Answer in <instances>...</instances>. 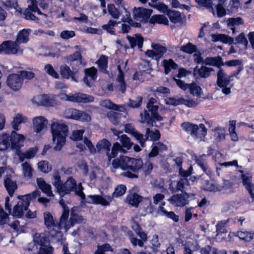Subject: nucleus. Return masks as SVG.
Returning a JSON list of instances; mask_svg holds the SVG:
<instances>
[{"label": "nucleus", "mask_w": 254, "mask_h": 254, "mask_svg": "<svg viewBox=\"0 0 254 254\" xmlns=\"http://www.w3.org/2000/svg\"><path fill=\"white\" fill-rule=\"evenodd\" d=\"M68 113L70 114L67 118L81 122H89L91 120L90 116L87 113L76 109L68 110Z\"/></svg>", "instance_id": "f8f14e48"}, {"label": "nucleus", "mask_w": 254, "mask_h": 254, "mask_svg": "<svg viewBox=\"0 0 254 254\" xmlns=\"http://www.w3.org/2000/svg\"><path fill=\"white\" fill-rule=\"evenodd\" d=\"M126 38L129 43L131 48L134 49L137 46L141 50L143 47L144 38L140 34H134L132 37L127 35Z\"/></svg>", "instance_id": "2eb2a0df"}, {"label": "nucleus", "mask_w": 254, "mask_h": 254, "mask_svg": "<svg viewBox=\"0 0 254 254\" xmlns=\"http://www.w3.org/2000/svg\"><path fill=\"white\" fill-rule=\"evenodd\" d=\"M240 5L239 0H231L229 5L226 7L228 14L232 15L237 13L238 11Z\"/></svg>", "instance_id": "4c0bfd02"}, {"label": "nucleus", "mask_w": 254, "mask_h": 254, "mask_svg": "<svg viewBox=\"0 0 254 254\" xmlns=\"http://www.w3.org/2000/svg\"><path fill=\"white\" fill-rule=\"evenodd\" d=\"M241 178L244 187L254 184L252 183V177L250 174H242Z\"/></svg>", "instance_id": "69168bd1"}, {"label": "nucleus", "mask_w": 254, "mask_h": 254, "mask_svg": "<svg viewBox=\"0 0 254 254\" xmlns=\"http://www.w3.org/2000/svg\"><path fill=\"white\" fill-rule=\"evenodd\" d=\"M83 190L84 188L82 186V184L79 183L78 185H77L76 189H75L74 191L75 192V194L80 197L81 200V202L85 201L86 198L85 194L83 191Z\"/></svg>", "instance_id": "e2e57ef3"}, {"label": "nucleus", "mask_w": 254, "mask_h": 254, "mask_svg": "<svg viewBox=\"0 0 254 254\" xmlns=\"http://www.w3.org/2000/svg\"><path fill=\"white\" fill-rule=\"evenodd\" d=\"M181 126L187 133L190 134L194 140L204 141L207 129L203 124L197 125L190 122H184Z\"/></svg>", "instance_id": "f03ea898"}, {"label": "nucleus", "mask_w": 254, "mask_h": 254, "mask_svg": "<svg viewBox=\"0 0 254 254\" xmlns=\"http://www.w3.org/2000/svg\"><path fill=\"white\" fill-rule=\"evenodd\" d=\"M111 146V143L107 139L104 138L99 140L96 144V147L98 151H101L102 149L106 150V155L108 157V160L111 161L113 158H111V152H110V148Z\"/></svg>", "instance_id": "b1692460"}, {"label": "nucleus", "mask_w": 254, "mask_h": 254, "mask_svg": "<svg viewBox=\"0 0 254 254\" xmlns=\"http://www.w3.org/2000/svg\"><path fill=\"white\" fill-rule=\"evenodd\" d=\"M132 136H133L139 143L141 147L143 148L145 147L146 144H144V140L143 139V134L139 132L138 130H136L135 132H134Z\"/></svg>", "instance_id": "774afa93"}, {"label": "nucleus", "mask_w": 254, "mask_h": 254, "mask_svg": "<svg viewBox=\"0 0 254 254\" xmlns=\"http://www.w3.org/2000/svg\"><path fill=\"white\" fill-rule=\"evenodd\" d=\"M238 236L240 239L246 242H249L253 238V234L249 232H238Z\"/></svg>", "instance_id": "338daca9"}, {"label": "nucleus", "mask_w": 254, "mask_h": 254, "mask_svg": "<svg viewBox=\"0 0 254 254\" xmlns=\"http://www.w3.org/2000/svg\"><path fill=\"white\" fill-rule=\"evenodd\" d=\"M38 150V147L37 146H35L34 147L30 148L24 153L21 151L20 155H18L19 157L20 161L22 162L24 158L30 159L34 157Z\"/></svg>", "instance_id": "c9c22d12"}, {"label": "nucleus", "mask_w": 254, "mask_h": 254, "mask_svg": "<svg viewBox=\"0 0 254 254\" xmlns=\"http://www.w3.org/2000/svg\"><path fill=\"white\" fill-rule=\"evenodd\" d=\"M96 253L101 254H105V252H113V249L108 243H106L102 245H98L97 249L95 251Z\"/></svg>", "instance_id": "864d4df0"}, {"label": "nucleus", "mask_w": 254, "mask_h": 254, "mask_svg": "<svg viewBox=\"0 0 254 254\" xmlns=\"http://www.w3.org/2000/svg\"><path fill=\"white\" fill-rule=\"evenodd\" d=\"M150 24H155L158 23L160 24H164L165 25H169V21L168 18L164 15L155 14L153 15L149 21Z\"/></svg>", "instance_id": "72a5a7b5"}, {"label": "nucleus", "mask_w": 254, "mask_h": 254, "mask_svg": "<svg viewBox=\"0 0 254 254\" xmlns=\"http://www.w3.org/2000/svg\"><path fill=\"white\" fill-rule=\"evenodd\" d=\"M108 63V57L105 55H101L96 62V64L99 67V70L104 73H108L109 72L107 70Z\"/></svg>", "instance_id": "2f4dec72"}, {"label": "nucleus", "mask_w": 254, "mask_h": 254, "mask_svg": "<svg viewBox=\"0 0 254 254\" xmlns=\"http://www.w3.org/2000/svg\"><path fill=\"white\" fill-rule=\"evenodd\" d=\"M19 46L11 40H6L0 44V54L14 55L18 53Z\"/></svg>", "instance_id": "0eeeda50"}, {"label": "nucleus", "mask_w": 254, "mask_h": 254, "mask_svg": "<svg viewBox=\"0 0 254 254\" xmlns=\"http://www.w3.org/2000/svg\"><path fill=\"white\" fill-rule=\"evenodd\" d=\"M6 82L7 85L14 91H19L23 84V79L18 72L9 74Z\"/></svg>", "instance_id": "423d86ee"}, {"label": "nucleus", "mask_w": 254, "mask_h": 254, "mask_svg": "<svg viewBox=\"0 0 254 254\" xmlns=\"http://www.w3.org/2000/svg\"><path fill=\"white\" fill-rule=\"evenodd\" d=\"M10 145L9 135L6 133H3L0 137V150H5Z\"/></svg>", "instance_id": "79ce46f5"}, {"label": "nucleus", "mask_w": 254, "mask_h": 254, "mask_svg": "<svg viewBox=\"0 0 254 254\" xmlns=\"http://www.w3.org/2000/svg\"><path fill=\"white\" fill-rule=\"evenodd\" d=\"M143 98L141 96H137L135 99H129L128 106L132 108H139L142 103Z\"/></svg>", "instance_id": "6e6d98bb"}, {"label": "nucleus", "mask_w": 254, "mask_h": 254, "mask_svg": "<svg viewBox=\"0 0 254 254\" xmlns=\"http://www.w3.org/2000/svg\"><path fill=\"white\" fill-rule=\"evenodd\" d=\"M44 224L46 227L50 229L52 227H55L59 229V222H56L52 214L49 211H46L43 214Z\"/></svg>", "instance_id": "c85d7f7f"}, {"label": "nucleus", "mask_w": 254, "mask_h": 254, "mask_svg": "<svg viewBox=\"0 0 254 254\" xmlns=\"http://www.w3.org/2000/svg\"><path fill=\"white\" fill-rule=\"evenodd\" d=\"M143 164V162L140 158L129 157L127 170H129L134 173H136L142 168Z\"/></svg>", "instance_id": "393cba45"}, {"label": "nucleus", "mask_w": 254, "mask_h": 254, "mask_svg": "<svg viewBox=\"0 0 254 254\" xmlns=\"http://www.w3.org/2000/svg\"><path fill=\"white\" fill-rule=\"evenodd\" d=\"M59 203L63 208L62 214L60 218V225L63 222H65L69 216V209L67 205L64 203V200L61 198L59 201Z\"/></svg>", "instance_id": "e433bc0d"}, {"label": "nucleus", "mask_w": 254, "mask_h": 254, "mask_svg": "<svg viewBox=\"0 0 254 254\" xmlns=\"http://www.w3.org/2000/svg\"><path fill=\"white\" fill-rule=\"evenodd\" d=\"M120 141L121 144L118 142L114 143L112 146L111 151V158H115L118 153L126 154L128 150L130 149L133 145L129 137L126 134H123L120 136Z\"/></svg>", "instance_id": "7ed1b4c3"}, {"label": "nucleus", "mask_w": 254, "mask_h": 254, "mask_svg": "<svg viewBox=\"0 0 254 254\" xmlns=\"http://www.w3.org/2000/svg\"><path fill=\"white\" fill-rule=\"evenodd\" d=\"M201 254H227L225 251H218L217 249L207 245L200 249Z\"/></svg>", "instance_id": "a19ab883"}, {"label": "nucleus", "mask_w": 254, "mask_h": 254, "mask_svg": "<svg viewBox=\"0 0 254 254\" xmlns=\"http://www.w3.org/2000/svg\"><path fill=\"white\" fill-rule=\"evenodd\" d=\"M24 119L25 117L21 114H17L16 115L12 122V126L14 130L19 129V125L23 122Z\"/></svg>", "instance_id": "8fccbe9b"}, {"label": "nucleus", "mask_w": 254, "mask_h": 254, "mask_svg": "<svg viewBox=\"0 0 254 254\" xmlns=\"http://www.w3.org/2000/svg\"><path fill=\"white\" fill-rule=\"evenodd\" d=\"M195 1L199 6L209 9L213 15L215 14V11L212 6L213 3L211 0H195Z\"/></svg>", "instance_id": "09e8293b"}, {"label": "nucleus", "mask_w": 254, "mask_h": 254, "mask_svg": "<svg viewBox=\"0 0 254 254\" xmlns=\"http://www.w3.org/2000/svg\"><path fill=\"white\" fill-rule=\"evenodd\" d=\"M32 30L30 29H23L18 32L16 40L14 42H15L18 46L20 44H25L29 41V36Z\"/></svg>", "instance_id": "412c9836"}, {"label": "nucleus", "mask_w": 254, "mask_h": 254, "mask_svg": "<svg viewBox=\"0 0 254 254\" xmlns=\"http://www.w3.org/2000/svg\"><path fill=\"white\" fill-rule=\"evenodd\" d=\"M3 185L9 196L12 197L17 189V185L16 182L11 180L10 174L6 175L4 179Z\"/></svg>", "instance_id": "aec40b11"}, {"label": "nucleus", "mask_w": 254, "mask_h": 254, "mask_svg": "<svg viewBox=\"0 0 254 254\" xmlns=\"http://www.w3.org/2000/svg\"><path fill=\"white\" fill-rule=\"evenodd\" d=\"M213 71L214 69L212 67L202 65L200 68H198V66H196L193 69V74L195 76L198 74L200 77L206 78L209 77L211 75L210 72Z\"/></svg>", "instance_id": "5701e85b"}, {"label": "nucleus", "mask_w": 254, "mask_h": 254, "mask_svg": "<svg viewBox=\"0 0 254 254\" xmlns=\"http://www.w3.org/2000/svg\"><path fill=\"white\" fill-rule=\"evenodd\" d=\"M25 137L22 134H18L16 130H13L9 135V142L11 145V148L15 150V153L17 155L21 154V148L23 146V141Z\"/></svg>", "instance_id": "39448f33"}, {"label": "nucleus", "mask_w": 254, "mask_h": 254, "mask_svg": "<svg viewBox=\"0 0 254 254\" xmlns=\"http://www.w3.org/2000/svg\"><path fill=\"white\" fill-rule=\"evenodd\" d=\"M167 16L170 21L174 24L183 23L181 14L179 11L171 10L168 12Z\"/></svg>", "instance_id": "f704fd0d"}, {"label": "nucleus", "mask_w": 254, "mask_h": 254, "mask_svg": "<svg viewBox=\"0 0 254 254\" xmlns=\"http://www.w3.org/2000/svg\"><path fill=\"white\" fill-rule=\"evenodd\" d=\"M181 51L187 54H192L197 52V48L195 45L189 42L181 47Z\"/></svg>", "instance_id": "a18cd8bd"}, {"label": "nucleus", "mask_w": 254, "mask_h": 254, "mask_svg": "<svg viewBox=\"0 0 254 254\" xmlns=\"http://www.w3.org/2000/svg\"><path fill=\"white\" fill-rule=\"evenodd\" d=\"M153 12L151 9L139 7L134 8L133 11V17L136 20H139L143 23H147Z\"/></svg>", "instance_id": "6e6552de"}, {"label": "nucleus", "mask_w": 254, "mask_h": 254, "mask_svg": "<svg viewBox=\"0 0 254 254\" xmlns=\"http://www.w3.org/2000/svg\"><path fill=\"white\" fill-rule=\"evenodd\" d=\"M107 117L113 125L117 126L120 124V119L122 117L125 118L126 115H123V114L120 113L110 111L108 113Z\"/></svg>", "instance_id": "473e14b6"}, {"label": "nucleus", "mask_w": 254, "mask_h": 254, "mask_svg": "<svg viewBox=\"0 0 254 254\" xmlns=\"http://www.w3.org/2000/svg\"><path fill=\"white\" fill-rule=\"evenodd\" d=\"M190 194L186 192L173 195L169 199V202L178 207H183L189 204L188 198Z\"/></svg>", "instance_id": "9b49d317"}, {"label": "nucleus", "mask_w": 254, "mask_h": 254, "mask_svg": "<svg viewBox=\"0 0 254 254\" xmlns=\"http://www.w3.org/2000/svg\"><path fill=\"white\" fill-rule=\"evenodd\" d=\"M117 22L113 20H109L108 23L106 24L103 25L102 27V28L107 31V32L111 35H115L116 32L115 30L114 27L117 24Z\"/></svg>", "instance_id": "c03bdc74"}, {"label": "nucleus", "mask_w": 254, "mask_h": 254, "mask_svg": "<svg viewBox=\"0 0 254 254\" xmlns=\"http://www.w3.org/2000/svg\"><path fill=\"white\" fill-rule=\"evenodd\" d=\"M161 65L164 68V73L166 75L170 73L171 70H176L178 68V64L172 59H165L161 62Z\"/></svg>", "instance_id": "cd10ccee"}, {"label": "nucleus", "mask_w": 254, "mask_h": 254, "mask_svg": "<svg viewBox=\"0 0 254 254\" xmlns=\"http://www.w3.org/2000/svg\"><path fill=\"white\" fill-rule=\"evenodd\" d=\"M83 218L82 216H79L76 214L74 211L72 209L70 213V217L69 220L67 221V219L63 222L61 225H60V221H59V229H62L63 228L65 230H67L70 228L73 227L76 223H82Z\"/></svg>", "instance_id": "9d476101"}, {"label": "nucleus", "mask_w": 254, "mask_h": 254, "mask_svg": "<svg viewBox=\"0 0 254 254\" xmlns=\"http://www.w3.org/2000/svg\"><path fill=\"white\" fill-rule=\"evenodd\" d=\"M127 187L125 185H119L117 186L112 193V197H118L123 195L125 193Z\"/></svg>", "instance_id": "3c124183"}, {"label": "nucleus", "mask_w": 254, "mask_h": 254, "mask_svg": "<svg viewBox=\"0 0 254 254\" xmlns=\"http://www.w3.org/2000/svg\"><path fill=\"white\" fill-rule=\"evenodd\" d=\"M40 195L41 192L39 190H36L31 193L26 194L23 195H18L17 196V198L19 200H21L22 199L25 201V208H26L29 207L30 201L35 199L37 196H39Z\"/></svg>", "instance_id": "a878e982"}, {"label": "nucleus", "mask_w": 254, "mask_h": 254, "mask_svg": "<svg viewBox=\"0 0 254 254\" xmlns=\"http://www.w3.org/2000/svg\"><path fill=\"white\" fill-rule=\"evenodd\" d=\"M23 167V173L24 177L31 178L32 176V168L29 164L25 162L22 165Z\"/></svg>", "instance_id": "13d9d810"}, {"label": "nucleus", "mask_w": 254, "mask_h": 254, "mask_svg": "<svg viewBox=\"0 0 254 254\" xmlns=\"http://www.w3.org/2000/svg\"><path fill=\"white\" fill-rule=\"evenodd\" d=\"M33 124L34 131L39 133L47 127L48 120L44 117L39 116L33 119Z\"/></svg>", "instance_id": "6ab92c4d"}, {"label": "nucleus", "mask_w": 254, "mask_h": 254, "mask_svg": "<svg viewBox=\"0 0 254 254\" xmlns=\"http://www.w3.org/2000/svg\"><path fill=\"white\" fill-rule=\"evenodd\" d=\"M44 70L46 73L55 78H59V75L55 70L53 66L51 64H47L45 65Z\"/></svg>", "instance_id": "5fc2aeb1"}, {"label": "nucleus", "mask_w": 254, "mask_h": 254, "mask_svg": "<svg viewBox=\"0 0 254 254\" xmlns=\"http://www.w3.org/2000/svg\"><path fill=\"white\" fill-rule=\"evenodd\" d=\"M151 48L155 51L156 58L155 61L158 62L162 58L164 54L168 50L167 48L160 44H153L151 45Z\"/></svg>", "instance_id": "7c9ffc66"}, {"label": "nucleus", "mask_w": 254, "mask_h": 254, "mask_svg": "<svg viewBox=\"0 0 254 254\" xmlns=\"http://www.w3.org/2000/svg\"><path fill=\"white\" fill-rule=\"evenodd\" d=\"M143 203L144 204V206L142 207V208L146 213H151L153 212V207L150 198L147 197L144 198Z\"/></svg>", "instance_id": "603ef678"}, {"label": "nucleus", "mask_w": 254, "mask_h": 254, "mask_svg": "<svg viewBox=\"0 0 254 254\" xmlns=\"http://www.w3.org/2000/svg\"><path fill=\"white\" fill-rule=\"evenodd\" d=\"M94 101V97L92 95L80 92L74 94V103L86 104L93 102Z\"/></svg>", "instance_id": "4be33fe9"}, {"label": "nucleus", "mask_w": 254, "mask_h": 254, "mask_svg": "<svg viewBox=\"0 0 254 254\" xmlns=\"http://www.w3.org/2000/svg\"><path fill=\"white\" fill-rule=\"evenodd\" d=\"M140 116L143 120L142 122L145 123L147 126L151 127H159L160 126L155 124L156 122L163 120V117L160 116L158 113L150 115L149 112L145 110L144 111V117H143L142 113L140 114Z\"/></svg>", "instance_id": "1a4fd4ad"}, {"label": "nucleus", "mask_w": 254, "mask_h": 254, "mask_svg": "<svg viewBox=\"0 0 254 254\" xmlns=\"http://www.w3.org/2000/svg\"><path fill=\"white\" fill-rule=\"evenodd\" d=\"M53 178L54 179V182L53 185L57 190L58 193H60V191L63 190L64 187L63 182L61 180V176L59 174V172L58 170H55L53 174Z\"/></svg>", "instance_id": "ea45409f"}, {"label": "nucleus", "mask_w": 254, "mask_h": 254, "mask_svg": "<svg viewBox=\"0 0 254 254\" xmlns=\"http://www.w3.org/2000/svg\"><path fill=\"white\" fill-rule=\"evenodd\" d=\"M231 79L229 75H227L223 69H220L217 72L216 84L219 87L227 86L231 82Z\"/></svg>", "instance_id": "4468645a"}, {"label": "nucleus", "mask_w": 254, "mask_h": 254, "mask_svg": "<svg viewBox=\"0 0 254 254\" xmlns=\"http://www.w3.org/2000/svg\"><path fill=\"white\" fill-rule=\"evenodd\" d=\"M39 170L44 173H48L52 169V165L47 161H41L38 164Z\"/></svg>", "instance_id": "49530a36"}, {"label": "nucleus", "mask_w": 254, "mask_h": 254, "mask_svg": "<svg viewBox=\"0 0 254 254\" xmlns=\"http://www.w3.org/2000/svg\"><path fill=\"white\" fill-rule=\"evenodd\" d=\"M67 62L73 70L74 73H77L79 69L86 65V62L79 51H76L69 55L67 58Z\"/></svg>", "instance_id": "20e7f679"}, {"label": "nucleus", "mask_w": 254, "mask_h": 254, "mask_svg": "<svg viewBox=\"0 0 254 254\" xmlns=\"http://www.w3.org/2000/svg\"><path fill=\"white\" fill-rule=\"evenodd\" d=\"M51 129L53 141L56 143L54 149L60 151L65 144L68 127L65 122L57 120L52 123Z\"/></svg>", "instance_id": "f257e3e1"}, {"label": "nucleus", "mask_w": 254, "mask_h": 254, "mask_svg": "<svg viewBox=\"0 0 254 254\" xmlns=\"http://www.w3.org/2000/svg\"><path fill=\"white\" fill-rule=\"evenodd\" d=\"M60 74L64 79L71 78V80L78 82V78L76 76V73H74L73 69L71 70L70 67L66 64H64L60 67Z\"/></svg>", "instance_id": "dca6fc26"}, {"label": "nucleus", "mask_w": 254, "mask_h": 254, "mask_svg": "<svg viewBox=\"0 0 254 254\" xmlns=\"http://www.w3.org/2000/svg\"><path fill=\"white\" fill-rule=\"evenodd\" d=\"M84 132V130L79 129L75 130L72 131V134L70 136V139L74 141H80L83 139V134Z\"/></svg>", "instance_id": "4d7b16f0"}, {"label": "nucleus", "mask_w": 254, "mask_h": 254, "mask_svg": "<svg viewBox=\"0 0 254 254\" xmlns=\"http://www.w3.org/2000/svg\"><path fill=\"white\" fill-rule=\"evenodd\" d=\"M25 201L22 199L13 207L12 215L20 218L23 216V211L27 210L28 208H25Z\"/></svg>", "instance_id": "bb28decb"}, {"label": "nucleus", "mask_w": 254, "mask_h": 254, "mask_svg": "<svg viewBox=\"0 0 254 254\" xmlns=\"http://www.w3.org/2000/svg\"><path fill=\"white\" fill-rule=\"evenodd\" d=\"M227 23L228 27H231V29L234 33L235 30V26L243 25L244 23V21L243 18L240 17L237 18H229L227 20Z\"/></svg>", "instance_id": "58836bf2"}, {"label": "nucleus", "mask_w": 254, "mask_h": 254, "mask_svg": "<svg viewBox=\"0 0 254 254\" xmlns=\"http://www.w3.org/2000/svg\"><path fill=\"white\" fill-rule=\"evenodd\" d=\"M85 75L91 78L92 79L95 80L97 77V70L92 66L91 67L86 68L84 69Z\"/></svg>", "instance_id": "680f3d73"}, {"label": "nucleus", "mask_w": 254, "mask_h": 254, "mask_svg": "<svg viewBox=\"0 0 254 254\" xmlns=\"http://www.w3.org/2000/svg\"><path fill=\"white\" fill-rule=\"evenodd\" d=\"M100 195H88L87 198H85V201L81 202V203L98 204L100 199Z\"/></svg>", "instance_id": "bf43d9fd"}, {"label": "nucleus", "mask_w": 254, "mask_h": 254, "mask_svg": "<svg viewBox=\"0 0 254 254\" xmlns=\"http://www.w3.org/2000/svg\"><path fill=\"white\" fill-rule=\"evenodd\" d=\"M204 64L206 65L215 66L219 69H222L221 67L224 66L223 58L220 56L206 57L204 60Z\"/></svg>", "instance_id": "f3484780"}, {"label": "nucleus", "mask_w": 254, "mask_h": 254, "mask_svg": "<svg viewBox=\"0 0 254 254\" xmlns=\"http://www.w3.org/2000/svg\"><path fill=\"white\" fill-rule=\"evenodd\" d=\"M189 89L190 93L197 97H200L202 94V89L200 86L198 85L195 82H192L189 84Z\"/></svg>", "instance_id": "37998d69"}, {"label": "nucleus", "mask_w": 254, "mask_h": 254, "mask_svg": "<svg viewBox=\"0 0 254 254\" xmlns=\"http://www.w3.org/2000/svg\"><path fill=\"white\" fill-rule=\"evenodd\" d=\"M160 211L167 218L172 219L175 222H178L179 221V217L176 215L173 211H168L162 206H159Z\"/></svg>", "instance_id": "de8ad7c7"}, {"label": "nucleus", "mask_w": 254, "mask_h": 254, "mask_svg": "<svg viewBox=\"0 0 254 254\" xmlns=\"http://www.w3.org/2000/svg\"><path fill=\"white\" fill-rule=\"evenodd\" d=\"M64 187L59 194L61 197L64 196L65 194H69L71 191H74L77 187V184L75 180L72 177H69L66 182L63 184Z\"/></svg>", "instance_id": "ddd939ff"}, {"label": "nucleus", "mask_w": 254, "mask_h": 254, "mask_svg": "<svg viewBox=\"0 0 254 254\" xmlns=\"http://www.w3.org/2000/svg\"><path fill=\"white\" fill-rule=\"evenodd\" d=\"M100 195H88L87 198H85V201L81 202V203L98 204L100 199Z\"/></svg>", "instance_id": "052dcab7"}, {"label": "nucleus", "mask_w": 254, "mask_h": 254, "mask_svg": "<svg viewBox=\"0 0 254 254\" xmlns=\"http://www.w3.org/2000/svg\"><path fill=\"white\" fill-rule=\"evenodd\" d=\"M126 200L129 204L135 207H138L139 203L143 200V197L136 192L127 195Z\"/></svg>", "instance_id": "c756f323"}, {"label": "nucleus", "mask_w": 254, "mask_h": 254, "mask_svg": "<svg viewBox=\"0 0 254 254\" xmlns=\"http://www.w3.org/2000/svg\"><path fill=\"white\" fill-rule=\"evenodd\" d=\"M108 10L109 14L111 15L114 18L117 19L119 17L120 12L113 4H109L108 5Z\"/></svg>", "instance_id": "0e129e2a"}, {"label": "nucleus", "mask_w": 254, "mask_h": 254, "mask_svg": "<svg viewBox=\"0 0 254 254\" xmlns=\"http://www.w3.org/2000/svg\"><path fill=\"white\" fill-rule=\"evenodd\" d=\"M205 157H206L205 154L195 156V161L206 174L211 177L213 175V172L208 167L206 159L204 158Z\"/></svg>", "instance_id": "a211bd4d"}]
</instances>
